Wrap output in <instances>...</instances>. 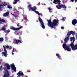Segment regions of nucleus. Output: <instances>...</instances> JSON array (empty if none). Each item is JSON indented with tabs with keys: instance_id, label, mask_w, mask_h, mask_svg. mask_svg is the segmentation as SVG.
Instances as JSON below:
<instances>
[{
	"instance_id": "e433bc0d",
	"label": "nucleus",
	"mask_w": 77,
	"mask_h": 77,
	"mask_svg": "<svg viewBox=\"0 0 77 77\" xmlns=\"http://www.w3.org/2000/svg\"><path fill=\"white\" fill-rule=\"evenodd\" d=\"M17 15H15L14 16L15 18H17Z\"/></svg>"
},
{
	"instance_id": "20e7f679",
	"label": "nucleus",
	"mask_w": 77,
	"mask_h": 77,
	"mask_svg": "<svg viewBox=\"0 0 77 77\" xmlns=\"http://www.w3.org/2000/svg\"><path fill=\"white\" fill-rule=\"evenodd\" d=\"M73 40V42H71L70 44V46L72 48V50L75 51L76 50H77V45H74V43L75 41V38L74 37H72L70 38V41H72Z\"/></svg>"
},
{
	"instance_id": "9d476101",
	"label": "nucleus",
	"mask_w": 77,
	"mask_h": 77,
	"mask_svg": "<svg viewBox=\"0 0 77 77\" xmlns=\"http://www.w3.org/2000/svg\"><path fill=\"white\" fill-rule=\"evenodd\" d=\"M11 68L12 70H13L14 71L16 72L17 71V69L14 64H11Z\"/></svg>"
},
{
	"instance_id": "a19ab883",
	"label": "nucleus",
	"mask_w": 77,
	"mask_h": 77,
	"mask_svg": "<svg viewBox=\"0 0 77 77\" xmlns=\"http://www.w3.org/2000/svg\"><path fill=\"white\" fill-rule=\"evenodd\" d=\"M2 61V60H0V63H1Z\"/></svg>"
},
{
	"instance_id": "49530a36",
	"label": "nucleus",
	"mask_w": 77,
	"mask_h": 77,
	"mask_svg": "<svg viewBox=\"0 0 77 77\" xmlns=\"http://www.w3.org/2000/svg\"><path fill=\"white\" fill-rule=\"evenodd\" d=\"M42 70H39V72H41V71Z\"/></svg>"
},
{
	"instance_id": "4468645a",
	"label": "nucleus",
	"mask_w": 77,
	"mask_h": 77,
	"mask_svg": "<svg viewBox=\"0 0 77 77\" xmlns=\"http://www.w3.org/2000/svg\"><path fill=\"white\" fill-rule=\"evenodd\" d=\"M4 66H6L8 69H11V66H10L8 63H5L4 64Z\"/></svg>"
},
{
	"instance_id": "6e6552de",
	"label": "nucleus",
	"mask_w": 77,
	"mask_h": 77,
	"mask_svg": "<svg viewBox=\"0 0 77 77\" xmlns=\"http://www.w3.org/2000/svg\"><path fill=\"white\" fill-rule=\"evenodd\" d=\"M10 29H12V30H13L14 31H17V30H19V29H22V28H23V26H21V27H20L19 28H15L14 26H10Z\"/></svg>"
},
{
	"instance_id": "a18cd8bd",
	"label": "nucleus",
	"mask_w": 77,
	"mask_h": 77,
	"mask_svg": "<svg viewBox=\"0 0 77 77\" xmlns=\"http://www.w3.org/2000/svg\"><path fill=\"white\" fill-rule=\"evenodd\" d=\"M3 6H5V5H6L3 4Z\"/></svg>"
},
{
	"instance_id": "c85d7f7f",
	"label": "nucleus",
	"mask_w": 77,
	"mask_h": 77,
	"mask_svg": "<svg viewBox=\"0 0 77 77\" xmlns=\"http://www.w3.org/2000/svg\"><path fill=\"white\" fill-rule=\"evenodd\" d=\"M14 11H15L16 12H19V11H18V10H17L16 9H14Z\"/></svg>"
},
{
	"instance_id": "393cba45",
	"label": "nucleus",
	"mask_w": 77,
	"mask_h": 77,
	"mask_svg": "<svg viewBox=\"0 0 77 77\" xmlns=\"http://www.w3.org/2000/svg\"><path fill=\"white\" fill-rule=\"evenodd\" d=\"M12 49V46H10L9 47V50H11V49Z\"/></svg>"
},
{
	"instance_id": "5701e85b",
	"label": "nucleus",
	"mask_w": 77,
	"mask_h": 77,
	"mask_svg": "<svg viewBox=\"0 0 77 77\" xmlns=\"http://www.w3.org/2000/svg\"><path fill=\"white\" fill-rule=\"evenodd\" d=\"M0 21L3 22V23H5V20L4 19H1Z\"/></svg>"
},
{
	"instance_id": "f257e3e1",
	"label": "nucleus",
	"mask_w": 77,
	"mask_h": 77,
	"mask_svg": "<svg viewBox=\"0 0 77 77\" xmlns=\"http://www.w3.org/2000/svg\"><path fill=\"white\" fill-rule=\"evenodd\" d=\"M47 21H48V25L49 27H50L51 29H56V28L54 27L57 26V23H59V20L56 19H54L52 23L51 22V19H50L49 20H47Z\"/></svg>"
},
{
	"instance_id": "39448f33",
	"label": "nucleus",
	"mask_w": 77,
	"mask_h": 77,
	"mask_svg": "<svg viewBox=\"0 0 77 77\" xmlns=\"http://www.w3.org/2000/svg\"><path fill=\"white\" fill-rule=\"evenodd\" d=\"M27 8L29 10V11H34L37 14L39 15V12L36 11V7L35 6H34L33 7H32V5H29L27 6Z\"/></svg>"
},
{
	"instance_id": "b1692460",
	"label": "nucleus",
	"mask_w": 77,
	"mask_h": 77,
	"mask_svg": "<svg viewBox=\"0 0 77 77\" xmlns=\"http://www.w3.org/2000/svg\"><path fill=\"white\" fill-rule=\"evenodd\" d=\"M71 2H74V0H71ZM76 2H77V0H75V2L76 3Z\"/></svg>"
},
{
	"instance_id": "0eeeda50",
	"label": "nucleus",
	"mask_w": 77,
	"mask_h": 77,
	"mask_svg": "<svg viewBox=\"0 0 77 77\" xmlns=\"http://www.w3.org/2000/svg\"><path fill=\"white\" fill-rule=\"evenodd\" d=\"M9 75H10V74L8 70H6L5 72L4 73L3 77H9Z\"/></svg>"
},
{
	"instance_id": "72a5a7b5",
	"label": "nucleus",
	"mask_w": 77,
	"mask_h": 77,
	"mask_svg": "<svg viewBox=\"0 0 77 77\" xmlns=\"http://www.w3.org/2000/svg\"><path fill=\"white\" fill-rule=\"evenodd\" d=\"M61 29H64V27L63 26H62L61 27Z\"/></svg>"
},
{
	"instance_id": "7c9ffc66",
	"label": "nucleus",
	"mask_w": 77,
	"mask_h": 77,
	"mask_svg": "<svg viewBox=\"0 0 77 77\" xmlns=\"http://www.w3.org/2000/svg\"><path fill=\"white\" fill-rule=\"evenodd\" d=\"M16 51V50H15V49L13 48V50L12 52L13 53V52H14V51Z\"/></svg>"
},
{
	"instance_id": "bb28decb",
	"label": "nucleus",
	"mask_w": 77,
	"mask_h": 77,
	"mask_svg": "<svg viewBox=\"0 0 77 77\" xmlns=\"http://www.w3.org/2000/svg\"><path fill=\"white\" fill-rule=\"evenodd\" d=\"M48 9L49 12H50V11H51V9L50 8H48Z\"/></svg>"
},
{
	"instance_id": "f704fd0d",
	"label": "nucleus",
	"mask_w": 77,
	"mask_h": 77,
	"mask_svg": "<svg viewBox=\"0 0 77 77\" xmlns=\"http://www.w3.org/2000/svg\"><path fill=\"white\" fill-rule=\"evenodd\" d=\"M2 5L0 4V9H1V8H2Z\"/></svg>"
},
{
	"instance_id": "ddd939ff",
	"label": "nucleus",
	"mask_w": 77,
	"mask_h": 77,
	"mask_svg": "<svg viewBox=\"0 0 77 77\" xmlns=\"http://www.w3.org/2000/svg\"><path fill=\"white\" fill-rule=\"evenodd\" d=\"M4 66H6L8 69H11V66H10L8 63H5L4 64Z\"/></svg>"
},
{
	"instance_id": "c9c22d12",
	"label": "nucleus",
	"mask_w": 77,
	"mask_h": 77,
	"mask_svg": "<svg viewBox=\"0 0 77 77\" xmlns=\"http://www.w3.org/2000/svg\"><path fill=\"white\" fill-rule=\"evenodd\" d=\"M17 26L18 27H19L20 26V24L18 23V24H17Z\"/></svg>"
},
{
	"instance_id": "aec40b11",
	"label": "nucleus",
	"mask_w": 77,
	"mask_h": 77,
	"mask_svg": "<svg viewBox=\"0 0 77 77\" xmlns=\"http://www.w3.org/2000/svg\"><path fill=\"white\" fill-rule=\"evenodd\" d=\"M1 30H3V31H5V30H6V29L5 27H3V28H2Z\"/></svg>"
},
{
	"instance_id": "f3484780",
	"label": "nucleus",
	"mask_w": 77,
	"mask_h": 77,
	"mask_svg": "<svg viewBox=\"0 0 77 77\" xmlns=\"http://www.w3.org/2000/svg\"><path fill=\"white\" fill-rule=\"evenodd\" d=\"M14 1H15V2L13 3V5H15V4H17L18 3V2H19L20 0H14Z\"/></svg>"
},
{
	"instance_id": "37998d69",
	"label": "nucleus",
	"mask_w": 77,
	"mask_h": 77,
	"mask_svg": "<svg viewBox=\"0 0 77 77\" xmlns=\"http://www.w3.org/2000/svg\"><path fill=\"white\" fill-rule=\"evenodd\" d=\"M12 15H13V16H15V14H12Z\"/></svg>"
},
{
	"instance_id": "79ce46f5",
	"label": "nucleus",
	"mask_w": 77,
	"mask_h": 77,
	"mask_svg": "<svg viewBox=\"0 0 77 77\" xmlns=\"http://www.w3.org/2000/svg\"><path fill=\"white\" fill-rule=\"evenodd\" d=\"M12 55H14V53H13V52H12Z\"/></svg>"
},
{
	"instance_id": "9b49d317",
	"label": "nucleus",
	"mask_w": 77,
	"mask_h": 77,
	"mask_svg": "<svg viewBox=\"0 0 77 77\" xmlns=\"http://www.w3.org/2000/svg\"><path fill=\"white\" fill-rule=\"evenodd\" d=\"M72 34L73 36H74V35H75V32H73L72 31H70L69 32H68L67 34V35L68 36H69L70 35H71Z\"/></svg>"
},
{
	"instance_id": "1a4fd4ad",
	"label": "nucleus",
	"mask_w": 77,
	"mask_h": 77,
	"mask_svg": "<svg viewBox=\"0 0 77 77\" xmlns=\"http://www.w3.org/2000/svg\"><path fill=\"white\" fill-rule=\"evenodd\" d=\"M3 47L4 48V51H5V52H3L2 54L4 55V56L5 57H7V51L6 50V47L5 46L3 45Z\"/></svg>"
},
{
	"instance_id": "09e8293b",
	"label": "nucleus",
	"mask_w": 77,
	"mask_h": 77,
	"mask_svg": "<svg viewBox=\"0 0 77 77\" xmlns=\"http://www.w3.org/2000/svg\"><path fill=\"white\" fill-rule=\"evenodd\" d=\"M27 3H28V4H29V2H28Z\"/></svg>"
},
{
	"instance_id": "6ab92c4d",
	"label": "nucleus",
	"mask_w": 77,
	"mask_h": 77,
	"mask_svg": "<svg viewBox=\"0 0 77 77\" xmlns=\"http://www.w3.org/2000/svg\"><path fill=\"white\" fill-rule=\"evenodd\" d=\"M15 42L16 43H19V42H21V40H16Z\"/></svg>"
},
{
	"instance_id": "8fccbe9b",
	"label": "nucleus",
	"mask_w": 77,
	"mask_h": 77,
	"mask_svg": "<svg viewBox=\"0 0 77 77\" xmlns=\"http://www.w3.org/2000/svg\"><path fill=\"white\" fill-rule=\"evenodd\" d=\"M76 9H77V8H76Z\"/></svg>"
},
{
	"instance_id": "ea45409f",
	"label": "nucleus",
	"mask_w": 77,
	"mask_h": 77,
	"mask_svg": "<svg viewBox=\"0 0 77 77\" xmlns=\"http://www.w3.org/2000/svg\"><path fill=\"white\" fill-rule=\"evenodd\" d=\"M18 9H21V8L20 7H18Z\"/></svg>"
},
{
	"instance_id": "f8f14e48",
	"label": "nucleus",
	"mask_w": 77,
	"mask_h": 77,
	"mask_svg": "<svg viewBox=\"0 0 77 77\" xmlns=\"http://www.w3.org/2000/svg\"><path fill=\"white\" fill-rule=\"evenodd\" d=\"M77 23V20L76 19H75L72 21V24L73 26H75Z\"/></svg>"
},
{
	"instance_id": "2eb2a0df",
	"label": "nucleus",
	"mask_w": 77,
	"mask_h": 77,
	"mask_svg": "<svg viewBox=\"0 0 77 77\" xmlns=\"http://www.w3.org/2000/svg\"><path fill=\"white\" fill-rule=\"evenodd\" d=\"M9 12H8L4 13L3 15V17H8L9 15Z\"/></svg>"
},
{
	"instance_id": "7ed1b4c3",
	"label": "nucleus",
	"mask_w": 77,
	"mask_h": 77,
	"mask_svg": "<svg viewBox=\"0 0 77 77\" xmlns=\"http://www.w3.org/2000/svg\"><path fill=\"white\" fill-rule=\"evenodd\" d=\"M69 37H67L66 38L64 39L65 43H63V47L64 49L65 50H67L68 51H71V49L69 48V47L67 46L66 43L68 42V40H69Z\"/></svg>"
},
{
	"instance_id": "c03bdc74",
	"label": "nucleus",
	"mask_w": 77,
	"mask_h": 77,
	"mask_svg": "<svg viewBox=\"0 0 77 77\" xmlns=\"http://www.w3.org/2000/svg\"><path fill=\"white\" fill-rule=\"evenodd\" d=\"M61 43H63V41L62 40L61 41Z\"/></svg>"
},
{
	"instance_id": "c756f323",
	"label": "nucleus",
	"mask_w": 77,
	"mask_h": 77,
	"mask_svg": "<svg viewBox=\"0 0 77 77\" xmlns=\"http://www.w3.org/2000/svg\"><path fill=\"white\" fill-rule=\"evenodd\" d=\"M2 69H3V66H0V70H2Z\"/></svg>"
},
{
	"instance_id": "cd10ccee",
	"label": "nucleus",
	"mask_w": 77,
	"mask_h": 77,
	"mask_svg": "<svg viewBox=\"0 0 77 77\" xmlns=\"http://www.w3.org/2000/svg\"><path fill=\"white\" fill-rule=\"evenodd\" d=\"M65 20V19L63 17V18H62L61 19H60V20L61 21H62V20Z\"/></svg>"
},
{
	"instance_id": "a878e982",
	"label": "nucleus",
	"mask_w": 77,
	"mask_h": 77,
	"mask_svg": "<svg viewBox=\"0 0 77 77\" xmlns=\"http://www.w3.org/2000/svg\"><path fill=\"white\" fill-rule=\"evenodd\" d=\"M5 32H7V33H9V32H10V30H6V31H5Z\"/></svg>"
},
{
	"instance_id": "dca6fc26",
	"label": "nucleus",
	"mask_w": 77,
	"mask_h": 77,
	"mask_svg": "<svg viewBox=\"0 0 77 77\" xmlns=\"http://www.w3.org/2000/svg\"><path fill=\"white\" fill-rule=\"evenodd\" d=\"M56 56H57L58 58L59 59H61V56L59 55V54H56Z\"/></svg>"
},
{
	"instance_id": "58836bf2",
	"label": "nucleus",
	"mask_w": 77,
	"mask_h": 77,
	"mask_svg": "<svg viewBox=\"0 0 77 77\" xmlns=\"http://www.w3.org/2000/svg\"><path fill=\"white\" fill-rule=\"evenodd\" d=\"M39 21V20H37L36 21V22H37V23H38V22Z\"/></svg>"
},
{
	"instance_id": "423d86ee",
	"label": "nucleus",
	"mask_w": 77,
	"mask_h": 77,
	"mask_svg": "<svg viewBox=\"0 0 77 77\" xmlns=\"http://www.w3.org/2000/svg\"><path fill=\"white\" fill-rule=\"evenodd\" d=\"M39 21L40 22L41 26L42 27L43 29H44L45 28V26L43 20H42L41 19V17H39Z\"/></svg>"
},
{
	"instance_id": "4c0bfd02",
	"label": "nucleus",
	"mask_w": 77,
	"mask_h": 77,
	"mask_svg": "<svg viewBox=\"0 0 77 77\" xmlns=\"http://www.w3.org/2000/svg\"><path fill=\"white\" fill-rule=\"evenodd\" d=\"M23 77H28V76H27V75H23Z\"/></svg>"
},
{
	"instance_id": "2f4dec72",
	"label": "nucleus",
	"mask_w": 77,
	"mask_h": 77,
	"mask_svg": "<svg viewBox=\"0 0 77 77\" xmlns=\"http://www.w3.org/2000/svg\"><path fill=\"white\" fill-rule=\"evenodd\" d=\"M6 48H9V46L8 45H7L6 47Z\"/></svg>"
},
{
	"instance_id": "473e14b6",
	"label": "nucleus",
	"mask_w": 77,
	"mask_h": 77,
	"mask_svg": "<svg viewBox=\"0 0 77 77\" xmlns=\"http://www.w3.org/2000/svg\"><path fill=\"white\" fill-rule=\"evenodd\" d=\"M39 15H41V16H42V14L41 13H39Z\"/></svg>"
},
{
	"instance_id": "a211bd4d",
	"label": "nucleus",
	"mask_w": 77,
	"mask_h": 77,
	"mask_svg": "<svg viewBox=\"0 0 77 77\" xmlns=\"http://www.w3.org/2000/svg\"><path fill=\"white\" fill-rule=\"evenodd\" d=\"M21 34H22V32H17V34L16 33L15 35H20V36H21Z\"/></svg>"
},
{
	"instance_id": "4be33fe9",
	"label": "nucleus",
	"mask_w": 77,
	"mask_h": 77,
	"mask_svg": "<svg viewBox=\"0 0 77 77\" xmlns=\"http://www.w3.org/2000/svg\"><path fill=\"white\" fill-rule=\"evenodd\" d=\"M3 40H4V39H3V38H0V42H2V41H3Z\"/></svg>"
},
{
	"instance_id": "412c9836",
	"label": "nucleus",
	"mask_w": 77,
	"mask_h": 77,
	"mask_svg": "<svg viewBox=\"0 0 77 77\" xmlns=\"http://www.w3.org/2000/svg\"><path fill=\"white\" fill-rule=\"evenodd\" d=\"M7 8L8 9H12V6H11L8 5L7 6Z\"/></svg>"
},
{
	"instance_id": "de8ad7c7",
	"label": "nucleus",
	"mask_w": 77,
	"mask_h": 77,
	"mask_svg": "<svg viewBox=\"0 0 77 77\" xmlns=\"http://www.w3.org/2000/svg\"><path fill=\"white\" fill-rule=\"evenodd\" d=\"M0 52H1V50H0Z\"/></svg>"
},
{
	"instance_id": "f03ea898",
	"label": "nucleus",
	"mask_w": 77,
	"mask_h": 77,
	"mask_svg": "<svg viewBox=\"0 0 77 77\" xmlns=\"http://www.w3.org/2000/svg\"><path fill=\"white\" fill-rule=\"evenodd\" d=\"M60 2L61 1L59 0H54L53 2L54 3L57 4H58V6L56 5V7L58 9H61V8H63V9H66V7L64 5H60Z\"/></svg>"
}]
</instances>
